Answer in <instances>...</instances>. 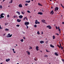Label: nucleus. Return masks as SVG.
<instances>
[{"label": "nucleus", "instance_id": "f257e3e1", "mask_svg": "<svg viewBox=\"0 0 64 64\" xmlns=\"http://www.w3.org/2000/svg\"><path fill=\"white\" fill-rule=\"evenodd\" d=\"M12 36V34H11V35H10V34H8V35H7L6 37H8V38L11 37Z\"/></svg>", "mask_w": 64, "mask_h": 64}, {"label": "nucleus", "instance_id": "f03ea898", "mask_svg": "<svg viewBox=\"0 0 64 64\" xmlns=\"http://www.w3.org/2000/svg\"><path fill=\"white\" fill-rule=\"evenodd\" d=\"M41 22L42 23H45V22H46V21L44 19L41 20Z\"/></svg>", "mask_w": 64, "mask_h": 64}, {"label": "nucleus", "instance_id": "7ed1b4c3", "mask_svg": "<svg viewBox=\"0 0 64 64\" xmlns=\"http://www.w3.org/2000/svg\"><path fill=\"white\" fill-rule=\"evenodd\" d=\"M29 22H24V24L26 26L27 25H29Z\"/></svg>", "mask_w": 64, "mask_h": 64}, {"label": "nucleus", "instance_id": "20e7f679", "mask_svg": "<svg viewBox=\"0 0 64 64\" xmlns=\"http://www.w3.org/2000/svg\"><path fill=\"white\" fill-rule=\"evenodd\" d=\"M46 28H48L50 29H51V28H52V27L51 26H50L49 25L48 26H46Z\"/></svg>", "mask_w": 64, "mask_h": 64}, {"label": "nucleus", "instance_id": "39448f33", "mask_svg": "<svg viewBox=\"0 0 64 64\" xmlns=\"http://www.w3.org/2000/svg\"><path fill=\"white\" fill-rule=\"evenodd\" d=\"M58 9H59V8H58V7H56L55 8V11H56H56H58Z\"/></svg>", "mask_w": 64, "mask_h": 64}, {"label": "nucleus", "instance_id": "423d86ee", "mask_svg": "<svg viewBox=\"0 0 64 64\" xmlns=\"http://www.w3.org/2000/svg\"><path fill=\"white\" fill-rule=\"evenodd\" d=\"M36 50L37 51H38L39 50V47L38 46H36Z\"/></svg>", "mask_w": 64, "mask_h": 64}, {"label": "nucleus", "instance_id": "0eeeda50", "mask_svg": "<svg viewBox=\"0 0 64 64\" xmlns=\"http://www.w3.org/2000/svg\"><path fill=\"white\" fill-rule=\"evenodd\" d=\"M21 12L22 14H25V11L24 10L22 11Z\"/></svg>", "mask_w": 64, "mask_h": 64}, {"label": "nucleus", "instance_id": "6e6552de", "mask_svg": "<svg viewBox=\"0 0 64 64\" xmlns=\"http://www.w3.org/2000/svg\"><path fill=\"white\" fill-rule=\"evenodd\" d=\"M38 14H40V15H43V13L41 12H39L38 13Z\"/></svg>", "mask_w": 64, "mask_h": 64}, {"label": "nucleus", "instance_id": "1a4fd4ad", "mask_svg": "<svg viewBox=\"0 0 64 64\" xmlns=\"http://www.w3.org/2000/svg\"><path fill=\"white\" fill-rule=\"evenodd\" d=\"M17 21L18 22H21V20L19 19H18L17 20Z\"/></svg>", "mask_w": 64, "mask_h": 64}, {"label": "nucleus", "instance_id": "9d476101", "mask_svg": "<svg viewBox=\"0 0 64 64\" xmlns=\"http://www.w3.org/2000/svg\"><path fill=\"white\" fill-rule=\"evenodd\" d=\"M18 6L19 7H20V8L22 7V4H19Z\"/></svg>", "mask_w": 64, "mask_h": 64}, {"label": "nucleus", "instance_id": "9b49d317", "mask_svg": "<svg viewBox=\"0 0 64 64\" xmlns=\"http://www.w3.org/2000/svg\"><path fill=\"white\" fill-rule=\"evenodd\" d=\"M40 42L41 44H43V43H44V42L43 41H40Z\"/></svg>", "mask_w": 64, "mask_h": 64}, {"label": "nucleus", "instance_id": "f8f14e48", "mask_svg": "<svg viewBox=\"0 0 64 64\" xmlns=\"http://www.w3.org/2000/svg\"><path fill=\"white\" fill-rule=\"evenodd\" d=\"M30 0H26L25 2L26 3H30Z\"/></svg>", "mask_w": 64, "mask_h": 64}, {"label": "nucleus", "instance_id": "ddd939ff", "mask_svg": "<svg viewBox=\"0 0 64 64\" xmlns=\"http://www.w3.org/2000/svg\"><path fill=\"white\" fill-rule=\"evenodd\" d=\"M50 14L52 15H53L54 14V12H53V10H52L50 13Z\"/></svg>", "mask_w": 64, "mask_h": 64}, {"label": "nucleus", "instance_id": "4468645a", "mask_svg": "<svg viewBox=\"0 0 64 64\" xmlns=\"http://www.w3.org/2000/svg\"><path fill=\"white\" fill-rule=\"evenodd\" d=\"M9 61H10V58H9L6 60V62H8Z\"/></svg>", "mask_w": 64, "mask_h": 64}, {"label": "nucleus", "instance_id": "2eb2a0df", "mask_svg": "<svg viewBox=\"0 0 64 64\" xmlns=\"http://www.w3.org/2000/svg\"><path fill=\"white\" fill-rule=\"evenodd\" d=\"M38 20H36L35 22V24H38Z\"/></svg>", "mask_w": 64, "mask_h": 64}, {"label": "nucleus", "instance_id": "dca6fc26", "mask_svg": "<svg viewBox=\"0 0 64 64\" xmlns=\"http://www.w3.org/2000/svg\"><path fill=\"white\" fill-rule=\"evenodd\" d=\"M3 15H4V16L5 15V14L4 13H2V14L0 16H3Z\"/></svg>", "mask_w": 64, "mask_h": 64}, {"label": "nucleus", "instance_id": "f3484780", "mask_svg": "<svg viewBox=\"0 0 64 64\" xmlns=\"http://www.w3.org/2000/svg\"><path fill=\"white\" fill-rule=\"evenodd\" d=\"M34 60L35 61H37V60H38V58L36 57H35L34 58Z\"/></svg>", "mask_w": 64, "mask_h": 64}, {"label": "nucleus", "instance_id": "a211bd4d", "mask_svg": "<svg viewBox=\"0 0 64 64\" xmlns=\"http://www.w3.org/2000/svg\"><path fill=\"white\" fill-rule=\"evenodd\" d=\"M38 5L39 6H42L43 5L42 4H41L40 3H38Z\"/></svg>", "mask_w": 64, "mask_h": 64}, {"label": "nucleus", "instance_id": "6ab92c4d", "mask_svg": "<svg viewBox=\"0 0 64 64\" xmlns=\"http://www.w3.org/2000/svg\"><path fill=\"white\" fill-rule=\"evenodd\" d=\"M54 54L56 56H58V54H57V52H55L54 53Z\"/></svg>", "mask_w": 64, "mask_h": 64}, {"label": "nucleus", "instance_id": "aec40b11", "mask_svg": "<svg viewBox=\"0 0 64 64\" xmlns=\"http://www.w3.org/2000/svg\"><path fill=\"white\" fill-rule=\"evenodd\" d=\"M41 10V12H44V10H43V9H42V10Z\"/></svg>", "mask_w": 64, "mask_h": 64}, {"label": "nucleus", "instance_id": "412c9836", "mask_svg": "<svg viewBox=\"0 0 64 64\" xmlns=\"http://www.w3.org/2000/svg\"><path fill=\"white\" fill-rule=\"evenodd\" d=\"M16 13L18 14V15H20V12H17Z\"/></svg>", "mask_w": 64, "mask_h": 64}, {"label": "nucleus", "instance_id": "4be33fe9", "mask_svg": "<svg viewBox=\"0 0 64 64\" xmlns=\"http://www.w3.org/2000/svg\"><path fill=\"white\" fill-rule=\"evenodd\" d=\"M28 54V55H30V52H29L28 51L27 52Z\"/></svg>", "mask_w": 64, "mask_h": 64}, {"label": "nucleus", "instance_id": "5701e85b", "mask_svg": "<svg viewBox=\"0 0 64 64\" xmlns=\"http://www.w3.org/2000/svg\"><path fill=\"white\" fill-rule=\"evenodd\" d=\"M53 39H55V36H53L52 37Z\"/></svg>", "mask_w": 64, "mask_h": 64}, {"label": "nucleus", "instance_id": "b1692460", "mask_svg": "<svg viewBox=\"0 0 64 64\" xmlns=\"http://www.w3.org/2000/svg\"><path fill=\"white\" fill-rule=\"evenodd\" d=\"M26 17L23 18V20L24 21H25V19H26Z\"/></svg>", "mask_w": 64, "mask_h": 64}, {"label": "nucleus", "instance_id": "393cba45", "mask_svg": "<svg viewBox=\"0 0 64 64\" xmlns=\"http://www.w3.org/2000/svg\"><path fill=\"white\" fill-rule=\"evenodd\" d=\"M13 0H11V2H10V3H12V2H13Z\"/></svg>", "mask_w": 64, "mask_h": 64}, {"label": "nucleus", "instance_id": "a878e982", "mask_svg": "<svg viewBox=\"0 0 64 64\" xmlns=\"http://www.w3.org/2000/svg\"><path fill=\"white\" fill-rule=\"evenodd\" d=\"M44 57H48V56L46 55H44Z\"/></svg>", "mask_w": 64, "mask_h": 64}, {"label": "nucleus", "instance_id": "bb28decb", "mask_svg": "<svg viewBox=\"0 0 64 64\" xmlns=\"http://www.w3.org/2000/svg\"><path fill=\"white\" fill-rule=\"evenodd\" d=\"M24 41V40L23 39H22V40H21L20 41H21L22 42H23Z\"/></svg>", "mask_w": 64, "mask_h": 64}, {"label": "nucleus", "instance_id": "cd10ccee", "mask_svg": "<svg viewBox=\"0 0 64 64\" xmlns=\"http://www.w3.org/2000/svg\"><path fill=\"white\" fill-rule=\"evenodd\" d=\"M19 18L21 19H22V18H23V16H19Z\"/></svg>", "mask_w": 64, "mask_h": 64}, {"label": "nucleus", "instance_id": "c85d7f7f", "mask_svg": "<svg viewBox=\"0 0 64 64\" xmlns=\"http://www.w3.org/2000/svg\"><path fill=\"white\" fill-rule=\"evenodd\" d=\"M26 26L27 27H26L27 29H28V28H29V26H28L27 25H26Z\"/></svg>", "mask_w": 64, "mask_h": 64}, {"label": "nucleus", "instance_id": "c756f323", "mask_svg": "<svg viewBox=\"0 0 64 64\" xmlns=\"http://www.w3.org/2000/svg\"><path fill=\"white\" fill-rule=\"evenodd\" d=\"M34 27L35 28H36V27H37V25H36V24L34 25Z\"/></svg>", "mask_w": 64, "mask_h": 64}, {"label": "nucleus", "instance_id": "7c9ffc66", "mask_svg": "<svg viewBox=\"0 0 64 64\" xmlns=\"http://www.w3.org/2000/svg\"><path fill=\"white\" fill-rule=\"evenodd\" d=\"M37 34H38V35H39V34H40V33H39V31H38L37 32Z\"/></svg>", "mask_w": 64, "mask_h": 64}, {"label": "nucleus", "instance_id": "2f4dec72", "mask_svg": "<svg viewBox=\"0 0 64 64\" xmlns=\"http://www.w3.org/2000/svg\"><path fill=\"white\" fill-rule=\"evenodd\" d=\"M30 48H29V49L30 50L32 49V48L31 47V46H30Z\"/></svg>", "mask_w": 64, "mask_h": 64}, {"label": "nucleus", "instance_id": "473e14b6", "mask_svg": "<svg viewBox=\"0 0 64 64\" xmlns=\"http://www.w3.org/2000/svg\"><path fill=\"white\" fill-rule=\"evenodd\" d=\"M6 31H9V29H8L6 28L5 29Z\"/></svg>", "mask_w": 64, "mask_h": 64}, {"label": "nucleus", "instance_id": "72a5a7b5", "mask_svg": "<svg viewBox=\"0 0 64 64\" xmlns=\"http://www.w3.org/2000/svg\"><path fill=\"white\" fill-rule=\"evenodd\" d=\"M4 16H0V18L1 19V18H4Z\"/></svg>", "mask_w": 64, "mask_h": 64}, {"label": "nucleus", "instance_id": "f704fd0d", "mask_svg": "<svg viewBox=\"0 0 64 64\" xmlns=\"http://www.w3.org/2000/svg\"><path fill=\"white\" fill-rule=\"evenodd\" d=\"M28 5V4H25V6H27V5Z\"/></svg>", "mask_w": 64, "mask_h": 64}, {"label": "nucleus", "instance_id": "c9c22d12", "mask_svg": "<svg viewBox=\"0 0 64 64\" xmlns=\"http://www.w3.org/2000/svg\"><path fill=\"white\" fill-rule=\"evenodd\" d=\"M27 12L28 13H31V12H30L29 10H28L27 11Z\"/></svg>", "mask_w": 64, "mask_h": 64}, {"label": "nucleus", "instance_id": "e433bc0d", "mask_svg": "<svg viewBox=\"0 0 64 64\" xmlns=\"http://www.w3.org/2000/svg\"><path fill=\"white\" fill-rule=\"evenodd\" d=\"M2 8V5L0 6V8Z\"/></svg>", "mask_w": 64, "mask_h": 64}, {"label": "nucleus", "instance_id": "4c0bfd02", "mask_svg": "<svg viewBox=\"0 0 64 64\" xmlns=\"http://www.w3.org/2000/svg\"><path fill=\"white\" fill-rule=\"evenodd\" d=\"M16 26L17 27H19V26H20V25L19 24H17L16 25Z\"/></svg>", "mask_w": 64, "mask_h": 64}, {"label": "nucleus", "instance_id": "58836bf2", "mask_svg": "<svg viewBox=\"0 0 64 64\" xmlns=\"http://www.w3.org/2000/svg\"><path fill=\"white\" fill-rule=\"evenodd\" d=\"M46 51L47 52H49V51H48V50H46Z\"/></svg>", "mask_w": 64, "mask_h": 64}, {"label": "nucleus", "instance_id": "ea45409f", "mask_svg": "<svg viewBox=\"0 0 64 64\" xmlns=\"http://www.w3.org/2000/svg\"><path fill=\"white\" fill-rule=\"evenodd\" d=\"M62 60L63 62H64V59H62Z\"/></svg>", "mask_w": 64, "mask_h": 64}, {"label": "nucleus", "instance_id": "a19ab883", "mask_svg": "<svg viewBox=\"0 0 64 64\" xmlns=\"http://www.w3.org/2000/svg\"><path fill=\"white\" fill-rule=\"evenodd\" d=\"M56 29L57 30L58 29V28L57 27V26H56Z\"/></svg>", "mask_w": 64, "mask_h": 64}, {"label": "nucleus", "instance_id": "79ce46f5", "mask_svg": "<svg viewBox=\"0 0 64 64\" xmlns=\"http://www.w3.org/2000/svg\"><path fill=\"white\" fill-rule=\"evenodd\" d=\"M46 44H47L48 43V41H46Z\"/></svg>", "mask_w": 64, "mask_h": 64}, {"label": "nucleus", "instance_id": "37998d69", "mask_svg": "<svg viewBox=\"0 0 64 64\" xmlns=\"http://www.w3.org/2000/svg\"><path fill=\"white\" fill-rule=\"evenodd\" d=\"M23 39H24L25 40L26 39V38H25V37H23Z\"/></svg>", "mask_w": 64, "mask_h": 64}, {"label": "nucleus", "instance_id": "c03bdc74", "mask_svg": "<svg viewBox=\"0 0 64 64\" xmlns=\"http://www.w3.org/2000/svg\"><path fill=\"white\" fill-rule=\"evenodd\" d=\"M52 46H53V45H52V44H50V46L51 47H52Z\"/></svg>", "mask_w": 64, "mask_h": 64}, {"label": "nucleus", "instance_id": "a18cd8bd", "mask_svg": "<svg viewBox=\"0 0 64 64\" xmlns=\"http://www.w3.org/2000/svg\"><path fill=\"white\" fill-rule=\"evenodd\" d=\"M61 48L63 50V47H62V46H61Z\"/></svg>", "mask_w": 64, "mask_h": 64}, {"label": "nucleus", "instance_id": "49530a36", "mask_svg": "<svg viewBox=\"0 0 64 64\" xmlns=\"http://www.w3.org/2000/svg\"><path fill=\"white\" fill-rule=\"evenodd\" d=\"M60 47H61V44L60 43Z\"/></svg>", "mask_w": 64, "mask_h": 64}, {"label": "nucleus", "instance_id": "de8ad7c7", "mask_svg": "<svg viewBox=\"0 0 64 64\" xmlns=\"http://www.w3.org/2000/svg\"><path fill=\"white\" fill-rule=\"evenodd\" d=\"M56 34V35H57L58 36L59 35V34Z\"/></svg>", "mask_w": 64, "mask_h": 64}, {"label": "nucleus", "instance_id": "09e8293b", "mask_svg": "<svg viewBox=\"0 0 64 64\" xmlns=\"http://www.w3.org/2000/svg\"><path fill=\"white\" fill-rule=\"evenodd\" d=\"M0 29H2V28H1V25H0Z\"/></svg>", "mask_w": 64, "mask_h": 64}, {"label": "nucleus", "instance_id": "8fccbe9b", "mask_svg": "<svg viewBox=\"0 0 64 64\" xmlns=\"http://www.w3.org/2000/svg\"><path fill=\"white\" fill-rule=\"evenodd\" d=\"M62 8H64V6H63L62 5Z\"/></svg>", "mask_w": 64, "mask_h": 64}, {"label": "nucleus", "instance_id": "3c124183", "mask_svg": "<svg viewBox=\"0 0 64 64\" xmlns=\"http://www.w3.org/2000/svg\"><path fill=\"white\" fill-rule=\"evenodd\" d=\"M52 48H54V46H52Z\"/></svg>", "mask_w": 64, "mask_h": 64}, {"label": "nucleus", "instance_id": "603ef678", "mask_svg": "<svg viewBox=\"0 0 64 64\" xmlns=\"http://www.w3.org/2000/svg\"><path fill=\"white\" fill-rule=\"evenodd\" d=\"M16 16H14L13 18H16Z\"/></svg>", "mask_w": 64, "mask_h": 64}, {"label": "nucleus", "instance_id": "864d4df0", "mask_svg": "<svg viewBox=\"0 0 64 64\" xmlns=\"http://www.w3.org/2000/svg\"><path fill=\"white\" fill-rule=\"evenodd\" d=\"M57 46H58V47H59L60 46V45H58H58H57Z\"/></svg>", "mask_w": 64, "mask_h": 64}, {"label": "nucleus", "instance_id": "5fc2aeb1", "mask_svg": "<svg viewBox=\"0 0 64 64\" xmlns=\"http://www.w3.org/2000/svg\"><path fill=\"white\" fill-rule=\"evenodd\" d=\"M12 50L13 52L14 51V48L12 49Z\"/></svg>", "mask_w": 64, "mask_h": 64}, {"label": "nucleus", "instance_id": "6e6d98bb", "mask_svg": "<svg viewBox=\"0 0 64 64\" xmlns=\"http://www.w3.org/2000/svg\"><path fill=\"white\" fill-rule=\"evenodd\" d=\"M62 24H64V22H62Z\"/></svg>", "mask_w": 64, "mask_h": 64}, {"label": "nucleus", "instance_id": "4d7b16f0", "mask_svg": "<svg viewBox=\"0 0 64 64\" xmlns=\"http://www.w3.org/2000/svg\"><path fill=\"white\" fill-rule=\"evenodd\" d=\"M26 20H27V21H28V19H27V17H26Z\"/></svg>", "mask_w": 64, "mask_h": 64}, {"label": "nucleus", "instance_id": "13d9d810", "mask_svg": "<svg viewBox=\"0 0 64 64\" xmlns=\"http://www.w3.org/2000/svg\"><path fill=\"white\" fill-rule=\"evenodd\" d=\"M60 29V27H59V26H58V29Z\"/></svg>", "mask_w": 64, "mask_h": 64}, {"label": "nucleus", "instance_id": "bf43d9fd", "mask_svg": "<svg viewBox=\"0 0 64 64\" xmlns=\"http://www.w3.org/2000/svg\"><path fill=\"white\" fill-rule=\"evenodd\" d=\"M14 53H16V52H15V51H14Z\"/></svg>", "mask_w": 64, "mask_h": 64}, {"label": "nucleus", "instance_id": "052dcab7", "mask_svg": "<svg viewBox=\"0 0 64 64\" xmlns=\"http://www.w3.org/2000/svg\"><path fill=\"white\" fill-rule=\"evenodd\" d=\"M58 31H60V29H58Z\"/></svg>", "mask_w": 64, "mask_h": 64}, {"label": "nucleus", "instance_id": "680f3d73", "mask_svg": "<svg viewBox=\"0 0 64 64\" xmlns=\"http://www.w3.org/2000/svg\"><path fill=\"white\" fill-rule=\"evenodd\" d=\"M5 0H3L2 1V2H4V1H5Z\"/></svg>", "mask_w": 64, "mask_h": 64}, {"label": "nucleus", "instance_id": "e2e57ef3", "mask_svg": "<svg viewBox=\"0 0 64 64\" xmlns=\"http://www.w3.org/2000/svg\"><path fill=\"white\" fill-rule=\"evenodd\" d=\"M61 46H60L59 47V48H61Z\"/></svg>", "mask_w": 64, "mask_h": 64}, {"label": "nucleus", "instance_id": "0e129e2a", "mask_svg": "<svg viewBox=\"0 0 64 64\" xmlns=\"http://www.w3.org/2000/svg\"><path fill=\"white\" fill-rule=\"evenodd\" d=\"M38 24H40V22H38Z\"/></svg>", "mask_w": 64, "mask_h": 64}, {"label": "nucleus", "instance_id": "69168bd1", "mask_svg": "<svg viewBox=\"0 0 64 64\" xmlns=\"http://www.w3.org/2000/svg\"><path fill=\"white\" fill-rule=\"evenodd\" d=\"M42 34H43V32H42Z\"/></svg>", "mask_w": 64, "mask_h": 64}, {"label": "nucleus", "instance_id": "338daca9", "mask_svg": "<svg viewBox=\"0 0 64 64\" xmlns=\"http://www.w3.org/2000/svg\"><path fill=\"white\" fill-rule=\"evenodd\" d=\"M60 31V34L61 33V31Z\"/></svg>", "mask_w": 64, "mask_h": 64}, {"label": "nucleus", "instance_id": "774afa93", "mask_svg": "<svg viewBox=\"0 0 64 64\" xmlns=\"http://www.w3.org/2000/svg\"><path fill=\"white\" fill-rule=\"evenodd\" d=\"M7 16H9V15L8 14V15Z\"/></svg>", "mask_w": 64, "mask_h": 64}]
</instances>
